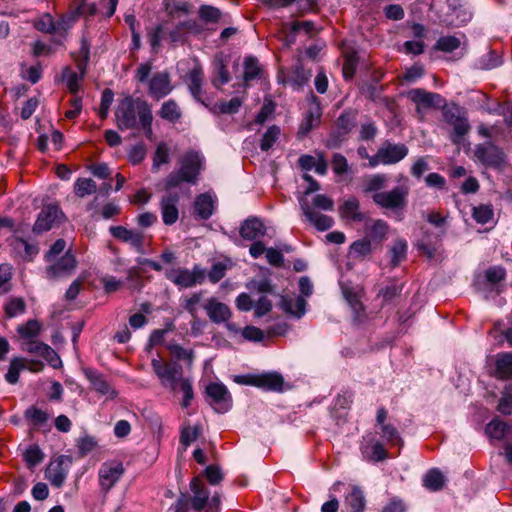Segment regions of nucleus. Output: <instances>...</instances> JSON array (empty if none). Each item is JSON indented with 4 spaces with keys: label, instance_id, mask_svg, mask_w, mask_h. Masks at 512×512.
<instances>
[{
    "label": "nucleus",
    "instance_id": "f257e3e1",
    "mask_svg": "<svg viewBox=\"0 0 512 512\" xmlns=\"http://www.w3.org/2000/svg\"><path fill=\"white\" fill-rule=\"evenodd\" d=\"M203 158L196 151H187L179 159V168L171 172L164 180V189L169 191L182 183L195 184L202 170Z\"/></svg>",
    "mask_w": 512,
    "mask_h": 512
},
{
    "label": "nucleus",
    "instance_id": "f03ea898",
    "mask_svg": "<svg viewBox=\"0 0 512 512\" xmlns=\"http://www.w3.org/2000/svg\"><path fill=\"white\" fill-rule=\"evenodd\" d=\"M150 111L151 107L147 101L127 96L121 100L116 109L117 126L121 130L138 129L140 122Z\"/></svg>",
    "mask_w": 512,
    "mask_h": 512
},
{
    "label": "nucleus",
    "instance_id": "7ed1b4c3",
    "mask_svg": "<svg viewBox=\"0 0 512 512\" xmlns=\"http://www.w3.org/2000/svg\"><path fill=\"white\" fill-rule=\"evenodd\" d=\"M299 204L303 215L307 222L313 225L319 231H325L331 228L334 224L332 217L321 214L316 209L324 211L334 210V201L324 194H317L313 198V205H311L305 196L299 198Z\"/></svg>",
    "mask_w": 512,
    "mask_h": 512
},
{
    "label": "nucleus",
    "instance_id": "20e7f679",
    "mask_svg": "<svg viewBox=\"0 0 512 512\" xmlns=\"http://www.w3.org/2000/svg\"><path fill=\"white\" fill-rule=\"evenodd\" d=\"M442 114L444 122L452 127V142L460 143L470 129L464 110L455 103L445 104L442 107Z\"/></svg>",
    "mask_w": 512,
    "mask_h": 512
},
{
    "label": "nucleus",
    "instance_id": "39448f33",
    "mask_svg": "<svg viewBox=\"0 0 512 512\" xmlns=\"http://www.w3.org/2000/svg\"><path fill=\"white\" fill-rule=\"evenodd\" d=\"M191 496L182 494L177 500V510L187 508L188 504L194 511L200 512L208 505L210 493L200 477H194L190 482Z\"/></svg>",
    "mask_w": 512,
    "mask_h": 512
},
{
    "label": "nucleus",
    "instance_id": "423d86ee",
    "mask_svg": "<svg viewBox=\"0 0 512 512\" xmlns=\"http://www.w3.org/2000/svg\"><path fill=\"white\" fill-rule=\"evenodd\" d=\"M151 365L161 384L175 392L179 383L184 379L181 365L164 362L161 359H153Z\"/></svg>",
    "mask_w": 512,
    "mask_h": 512
},
{
    "label": "nucleus",
    "instance_id": "0eeeda50",
    "mask_svg": "<svg viewBox=\"0 0 512 512\" xmlns=\"http://www.w3.org/2000/svg\"><path fill=\"white\" fill-rule=\"evenodd\" d=\"M205 275V270L200 265H195L192 270L172 267L165 272L166 278L180 288H190L202 283Z\"/></svg>",
    "mask_w": 512,
    "mask_h": 512
},
{
    "label": "nucleus",
    "instance_id": "6e6552de",
    "mask_svg": "<svg viewBox=\"0 0 512 512\" xmlns=\"http://www.w3.org/2000/svg\"><path fill=\"white\" fill-rule=\"evenodd\" d=\"M124 465L121 461L112 459L103 462L98 470V482L101 492L107 494L123 477Z\"/></svg>",
    "mask_w": 512,
    "mask_h": 512
},
{
    "label": "nucleus",
    "instance_id": "1a4fd4ad",
    "mask_svg": "<svg viewBox=\"0 0 512 512\" xmlns=\"http://www.w3.org/2000/svg\"><path fill=\"white\" fill-rule=\"evenodd\" d=\"M408 188L398 186L390 191L378 192L372 195L373 202L383 209L402 210L407 205Z\"/></svg>",
    "mask_w": 512,
    "mask_h": 512
},
{
    "label": "nucleus",
    "instance_id": "9d476101",
    "mask_svg": "<svg viewBox=\"0 0 512 512\" xmlns=\"http://www.w3.org/2000/svg\"><path fill=\"white\" fill-rule=\"evenodd\" d=\"M474 155L481 164L487 167L500 169L505 165L503 151L491 142L477 145Z\"/></svg>",
    "mask_w": 512,
    "mask_h": 512
},
{
    "label": "nucleus",
    "instance_id": "9b49d317",
    "mask_svg": "<svg viewBox=\"0 0 512 512\" xmlns=\"http://www.w3.org/2000/svg\"><path fill=\"white\" fill-rule=\"evenodd\" d=\"M49 265L45 269L46 278L49 280H57L70 276L77 266V261L74 255L67 251L60 258H55L53 262H48Z\"/></svg>",
    "mask_w": 512,
    "mask_h": 512
},
{
    "label": "nucleus",
    "instance_id": "f8f14e48",
    "mask_svg": "<svg viewBox=\"0 0 512 512\" xmlns=\"http://www.w3.org/2000/svg\"><path fill=\"white\" fill-rule=\"evenodd\" d=\"M242 383L268 391L281 392L284 386V378L277 372L262 373L249 375Z\"/></svg>",
    "mask_w": 512,
    "mask_h": 512
},
{
    "label": "nucleus",
    "instance_id": "ddd939ff",
    "mask_svg": "<svg viewBox=\"0 0 512 512\" xmlns=\"http://www.w3.org/2000/svg\"><path fill=\"white\" fill-rule=\"evenodd\" d=\"M64 213L60 207L55 204H49L43 207L33 226V231L42 233L50 230L54 224L60 223L64 219Z\"/></svg>",
    "mask_w": 512,
    "mask_h": 512
},
{
    "label": "nucleus",
    "instance_id": "4468645a",
    "mask_svg": "<svg viewBox=\"0 0 512 512\" xmlns=\"http://www.w3.org/2000/svg\"><path fill=\"white\" fill-rule=\"evenodd\" d=\"M21 349L30 354L44 358L52 367L60 364V358L53 348L35 339H23Z\"/></svg>",
    "mask_w": 512,
    "mask_h": 512
},
{
    "label": "nucleus",
    "instance_id": "2eb2a0df",
    "mask_svg": "<svg viewBox=\"0 0 512 512\" xmlns=\"http://www.w3.org/2000/svg\"><path fill=\"white\" fill-rule=\"evenodd\" d=\"M409 98L416 104L417 113L422 115V112L429 108H442L445 105V100L440 94L427 92L423 89H413L409 92Z\"/></svg>",
    "mask_w": 512,
    "mask_h": 512
},
{
    "label": "nucleus",
    "instance_id": "dca6fc26",
    "mask_svg": "<svg viewBox=\"0 0 512 512\" xmlns=\"http://www.w3.org/2000/svg\"><path fill=\"white\" fill-rule=\"evenodd\" d=\"M173 85L168 72L162 71L155 73L148 82V93L149 95L160 100L171 93Z\"/></svg>",
    "mask_w": 512,
    "mask_h": 512
},
{
    "label": "nucleus",
    "instance_id": "f3484780",
    "mask_svg": "<svg viewBox=\"0 0 512 512\" xmlns=\"http://www.w3.org/2000/svg\"><path fill=\"white\" fill-rule=\"evenodd\" d=\"M180 196L178 193H167L160 199V209L162 220L165 225L175 224L179 218L178 203Z\"/></svg>",
    "mask_w": 512,
    "mask_h": 512
},
{
    "label": "nucleus",
    "instance_id": "a211bd4d",
    "mask_svg": "<svg viewBox=\"0 0 512 512\" xmlns=\"http://www.w3.org/2000/svg\"><path fill=\"white\" fill-rule=\"evenodd\" d=\"M322 116V109L319 99L311 93L309 97V108L306 116L299 128V134L306 135L314 127L318 126Z\"/></svg>",
    "mask_w": 512,
    "mask_h": 512
},
{
    "label": "nucleus",
    "instance_id": "6ab92c4d",
    "mask_svg": "<svg viewBox=\"0 0 512 512\" xmlns=\"http://www.w3.org/2000/svg\"><path fill=\"white\" fill-rule=\"evenodd\" d=\"M204 82V72L199 64H196L186 75V83L193 98L208 107V103L202 98V86Z\"/></svg>",
    "mask_w": 512,
    "mask_h": 512
},
{
    "label": "nucleus",
    "instance_id": "aec40b11",
    "mask_svg": "<svg viewBox=\"0 0 512 512\" xmlns=\"http://www.w3.org/2000/svg\"><path fill=\"white\" fill-rule=\"evenodd\" d=\"M408 154L406 145L393 144L385 141L379 148V157H382L384 165L395 164L404 159Z\"/></svg>",
    "mask_w": 512,
    "mask_h": 512
},
{
    "label": "nucleus",
    "instance_id": "412c9836",
    "mask_svg": "<svg viewBox=\"0 0 512 512\" xmlns=\"http://www.w3.org/2000/svg\"><path fill=\"white\" fill-rule=\"evenodd\" d=\"M203 307L213 323L220 324L228 321L231 317L230 308L215 298L208 299Z\"/></svg>",
    "mask_w": 512,
    "mask_h": 512
},
{
    "label": "nucleus",
    "instance_id": "4be33fe9",
    "mask_svg": "<svg viewBox=\"0 0 512 512\" xmlns=\"http://www.w3.org/2000/svg\"><path fill=\"white\" fill-rule=\"evenodd\" d=\"M207 395L216 405H219L218 411L227 410L231 405V394L227 387L222 383H211L206 388Z\"/></svg>",
    "mask_w": 512,
    "mask_h": 512
},
{
    "label": "nucleus",
    "instance_id": "5701e85b",
    "mask_svg": "<svg viewBox=\"0 0 512 512\" xmlns=\"http://www.w3.org/2000/svg\"><path fill=\"white\" fill-rule=\"evenodd\" d=\"M110 233L117 239L130 243L136 250L141 251L143 247V236L134 230H129L123 226L110 227Z\"/></svg>",
    "mask_w": 512,
    "mask_h": 512
},
{
    "label": "nucleus",
    "instance_id": "b1692460",
    "mask_svg": "<svg viewBox=\"0 0 512 512\" xmlns=\"http://www.w3.org/2000/svg\"><path fill=\"white\" fill-rule=\"evenodd\" d=\"M85 375L93 386V389L101 395L107 396V399H114L117 397V392L106 381V379L95 371L86 370Z\"/></svg>",
    "mask_w": 512,
    "mask_h": 512
},
{
    "label": "nucleus",
    "instance_id": "393cba45",
    "mask_svg": "<svg viewBox=\"0 0 512 512\" xmlns=\"http://www.w3.org/2000/svg\"><path fill=\"white\" fill-rule=\"evenodd\" d=\"M494 375L500 380L512 378V352H502L496 355Z\"/></svg>",
    "mask_w": 512,
    "mask_h": 512
},
{
    "label": "nucleus",
    "instance_id": "a878e982",
    "mask_svg": "<svg viewBox=\"0 0 512 512\" xmlns=\"http://www.w3.org/2000/svg\"><path fill=\"white\" fill-rule=\"evenodd\" d=\"M344 506L349 512H363L365 508V497L360 487L351 485L345 496Z\"/></svg>",
    "mask_w": 512,
    "mask_h": 512
},
{
    "label": "nucleus",
    "instance_id": "bb28decb",
    "mask_svg": "<svg viewBox=\"0 0 512 512\" xmlns=\"http://www.w3.org/2000/svg\"><path fill=\"white\" fill-rule=\"evenodd\" d=\"M339 214L342 219L360 222L364 220V214L359 210V201L351 197L339 206Z\"/></svg>",
    "mask_w": 512,
    "mask_h": 512
},
{
    "label": "nucleus",
    "instance_id": "cd10ccee",
    "mask_svg": "<svg viewBox=\"0 0 512 512\" xmlns=\"http://www.w3.org/2000/svg\"><path fill=\"white\" fill-rule=\"evenodd\" d=\"M194 211L200 219H208L214 211V199L208 193L200 194L194 202Z\"/></svg>",
    "mask_w": 512,
    "mask_h": 512
},
{
    "label": "nucleus",
    "instance_id": "c85d7f7f",
    "mask_svg": "<svg viewBox=\"0 0 512 512\" xmlns=\"http://www.w3.org/2000/svg\"><path fill=\"white\" fill-rule=\"evenodd\" d=\"M281 307L286 313L300 318L305 313L306 301L302 296H282Z\"/></svg>",
    "mask_w": 512,
    "mask_h": 512
},
{
    "label": "nucleus",
    "instance_id": "c756f323",
    "mask_svg": "<svg viewBox=\"0 0 512 512\" xmlns=\"http://www.w3.org/2000/svg\"><path fill=\"white\" fill-rule=\"evenodd\" d=\"M265 233L263 223L257 218L247 219L240 228V235L247 240H254Z\"/></svg>",
    "mask_w": 512,
    "mask_h": 512
},
{
    "label": "nucleus",
    "instance_id": "7c9ffc66",
    "mask_svg": "<svg viewBox=\"0 0 512 512\" xmlns=\"http://www.w3.org/2000/svg\"><path fill=\"white\" fill-rule=\"evenodd\" d=\"M388 177L385 174L368 175L363 178L362 191L365 194L382 192L386 187Z\"/></svg>",
    "mask_w": 512,
    "mask_h": 512
},
{
    "label": "nucleus",
    "instance_id": "2f4dec72",
    "mask_svg": "<svg viewBox=\"0 0 512 512\" xmlns=\"http://www.w3.org/2000/svg\"><path fill=\"white\" fill-rule=\"evenodd\" d=\"M11 246L20 257L27 261H31L38 254L36 245L30 244L21 238H13Z\"/></svg>",
    "mask_w": 512,
    "mask_h": 512
},
{
    "label": "nucleus",
    "instance_id": "473e14b6",
    "mask_svg": "<svg viewBox=\"0 0 512 512\" xmlns=\"http://www.w3.org/2000/svg\"><path fill=\"white\" fill-rule=\"evenodd\" d=\"M311 73L306 71L301 65H296L287 75L286 83L294 89H300L310 79Z\"/></svg>",
    "mask_w": 512,
    "mask_h": 512
},
{
    "label": "nucleus",
    "instance_id": "72a5a7b5",
    "mask_svg": "<svg viewBox=\"0 0 512 512\" xmlns=\"http://www.w3.org/2000/svg\"><path fill=\"white\" fill-rule=\"evenodd\" d=\"M242 99L234 97L229 101H218L209 107L210 111L214 114H235L242 106Z\"/></svg>",
    "mask_w": 512,
    "mask_h": 512
},
{
    "label": "nucleus",
    "instance_id": "f704fd0d",
    "mask_svg": "<svg viewBox=\"0 0 512 512\" xmlns=\"http://www.w3.org/2000/svg\"><path fill=\"white\" fill-rule=\"evenodd\" d=\"M68 472L64 469L62 462L50 463L46 470V477L52 485L61 487L65 482Z\"/></svg>",
    "mask_w": 512,
    "mask_h": 512
},
{
    "label": "nucleus",
    "instance_id": "c9c22d12",
    "mask_svg": "<svg viewBox=\"0 0 512 512\" xmlns=\"http://www.w3.org/2000/svg\"><path fill=\"white\" fill-rule=\"evenodd\" d=\"M159 115L169 122H177L181 118L182 112L177 102L170 99L162 104Z\"/></svg>",
    "mask_w": 512,
    "mask_h": 512
},
{
    "label": "nucleus",
    "instance_id": "e433bc0d",
    "mask_svg": "<svg viewBox=\"0 0 512 512\" xmlns=\"http://www.w3.org/2000/svg\"><path fill=\"white\" fill-rule=\"evenodd\" d=\"M372 252L371 240L363 238L353 242L349 249L350 257L362 260Z\"/></svg>",
    "mask_w": 512,
    "mask_h": 512
},
{
    "label": "nucleus",
    "instance_id": "4c0bfd02",
    "mask_svg": "<svg viewBox=\"0 0 512 512\" xmlns=\"http://www.w3.org/2000/svg\"><path fill=\"white\" fill-rule=\"evenodd\" d=\"M367 231L373 240L382 242L387 238L389 226L384 220L376 219L367 224Z\"/></svg>",
    "mask_w": 512,
    "mask_h": 512
},
{
    "label": "nucleus",
    "instance_id": "58836bf2",
    "mask_svg": "<svg viewBox=\"0 0 512 512\" xmlns=\"http://www.w3.org/2000/svg\"><path fill=\"white\" fill-rule=\"evenodd\" d=\"M389 253L391 265L392 267H396L406 258L407 242L404 239L395 240L389 250Z\"/></svg>",
    "mask_w": 512,
    "mask_h": 512
},
{
    "label": "nucleus",
    "instance_id": "ea45409f",
    "mask_svg": "<svg viewBox=\"0 0 512 512\" xmlns=\"http://www.w3.org/2000/svg\"><path fill=\"white\" fill-rule=\"evenodd\" d=\"M424 486L432 491H439L445 484V477L438 469L429 470L424 479Z\"/></svg>",
    "mask_w": 512,
    "mask_h": 512
},
{
    "label": "nucleus",
    "instance_id": "a19ab883",
    "mask_svg": "<svg viewBox=\"0 0 512 512\" xmlns=\"http://www.w3.org/2000/svg\"><path fill=\"white\" fill-rule=\"evenodd\" d=\"M96 191V182L91 178H78L74 183V193L80 198L92 195Z\"/></svg>",
    "mask_w": 512,
    "mask_h": 512
},
{
    "label": "nucleus",
    "instance_id": "79ce46f5",
    "mask_svg": "<svg viewBox=\"0 0 512 512\" xmlns=\"http://www.w3.org/2000/svg\"><path fill=\"white\" fill-rule=\"evenodd\" d=\"M170 162L169 148L166 143L160 142L152 159V171L158 172L163 164Z\"/></svg>",
    "mask_w": 512,
    "mask_h": 512
},
{
    "label": "nucleus",
    "instance_id": "37998d69",
    "mask_svg": "<svg viewBox=\"0 0 512 512\" xmlns=\"http://www.w3.org/2000/svg\"><path fill=\"white\" fill-rule=\"evenodd\" d=\"M79 68L81 70V75H79L77 72L73 71L69 67L64 68V70L62 72L63 80L66 82L67 88L73 95H76V93L79 91V89H80L79 82H80V79L82 78V75L84 74V70L82 69V67L80 65H79Z\"/></svg>",
    "mask_w": 512,
    "mask_h": 512
},
{
    "label": "nucleus",
    "instance_id": "c03bdc74",
    "mask_svg": "<svg viewBox=\"0 0 512 512\" xmlns=\"http://www.w3.org/2000/svg\"><path fill=\"white\" fill-rule=\"evenodd\" d=\"M3 308L6 316L13 318L25 313L26 303L21 297H12L6 301Z\"/></svg>",
    "mask_w": 512,
    "mask_h": 512
},
{
    "label": "nucleus",
    "instance_id": "a18cd8bd",
    "mask_svg": "<svg viewBox=\"0 0 512 512\" xmlns=\"http://www.w3.org/2000/svg\"><path fill=\"white\" fill-rule=\"evenodd\" d=\"M41 324L34 319L28 320L25 324L17 327V332L23 339H35L39 335Z\"/></svg>",
    "mask_w": 512,
    "mask_h": 512
},
{
    "label": "nucleus",
    "instance_id": "49530a36",
    "mask_svg": "<svg viewBox=\"0 0 512 512\" xmlns=\"http://www.w3.org/2000/svg\"><path fill=\"white\" fill-rule=\"evenodd\" d=\"M461 45L460 39L455 36H443L440 37L436 44L435 49L443 52H453L458 49Z\"/></svg>",
    "mask_w": 512,
    "mask_h": 512
},
{
    "label": "nucleus",
    "instance_id": "de8ad7c7",
    "mask_svg": "<svg viewBox=\"0 0 512 512\" xmlns=\"http://www.w3.org/2000/svg\"><path fill=\"white\" fill-rule=\"evenodd\" d=\"M25 363V359L23 358H15L11 361L8 372L5 375L6 380L10 384L18 382L20 370L24 369Z\"/></svg>",
    "mask_w": 512,
    "mask_h": 512
},
{
    "label": "nucleus",
    "instance_id": "09e8293b",
    "mask_svg": "<svg viewBox=\"0 0 512 512\" xmlns=\"http://www.w3.org/2000/svg\"><path fill=\"white\" fill-rule=\"evenodd\" d=\"M229 81L230 76L226 66L222 62L217 63L213 72L212 84L216 88H220V86L228 83Z\"/></svg>",
    "mask_w": 512,
    "mask_h": 512
},
{
    "label": "nucleus",
    "instance_id": "8fccbe9b",
    "mask_svg": "<svg viewBox=\"0 0 512 512\" xmlns=\"http://www.w3.org/2000/svg\"><path fill=\"white\" fill-rule=\"evenodd\" d=\"M485 431L491 438L502 439L505 435L506 424L499 419H494L487 424Z\"/></svg>",
    "mask_w": 512,
    "mask_h": 512
},
{
    "label": "nucleus",
    "instance_id": "3c124183",
    "mask_svg": "<svg viewBox=\"0 0 512 512\" xmlns=\"http://www.w3.org/2000/svg\"><path fill=\"white\" fill-rule=\"evenodd\" d=\"M199 17L205 23H217L221 18V12L216 7L203 5L199 9Z\"/></svg>",
    "mask_w": 512,
    "mask_h": 512
},
{
    "label": "nucleus",
    "instance_id": "603ef678",
    "mask_svg": "<svg viewBox=\"0 0 512 512\" xmlns=\"http://www.w3.org/2000/svg\"><path fill=\"white\" fill-rule=\"evenodd\" d=\"M473 218L480 224H486L493 218V209L490 205H479L473 208Z\"/></svg>",
    "mask_w": 512,
    "mask_h": 512
},
{
    "label": "nucleus",
    "instance_id": "864d4df0",
    "mask_svg": "<svg viewBox=\"0 0 512 512\" xmlns=\"http://www.w3.org/2000/svg\"><path fill=\"white\" fill-rule=\"evenodd\" d=\"M202 300V293H193L189 296H186L182 300V307L191 314L193 318L196 317L197 314V306Z\"/></svg>",
    "mask_w": 512,
    "mask_h": 512
},
{
    "label": "nucleus",
    "instance_id": "5fc2aeb1",
    "mask_svg": "<svg viewBox=\"0 0 512 512\" xmlns=\"http://www.w3.org/2000/svg\"><path fill=\"white\" fill-rule=\"evenodd\" d=\"M379 427L381 429L382 438L385 439L388 443L396 445L402 442L399 432L393 425L386 423Z\"/></svg>",
    "mask_w": 512,
    "mask_h": 512
},
{
    "label": "nucleus",
    "instance_id": "6e6d98bb",
    "mask_svg": "<svg viewBox=\"0 0 512 512\" xmlns=\"http://www.w3.org/2000/svg\"><path fill=\"white\" fill-rule=\"evenodd\" d=\"M77 17H78V14H77L76 10L74 12L61 15L60 18L54 22L55 23V32H61V31L66 32L68 29H70L74 25Z\"/></svg>",
    "mask_w": 512,
    "mask_h": 512
},
{
    "label": "nucleus",
    "instance_id": "4d7b16f0",
    "mask_svg": "<svg viewBox=\"0 0 512 512\" xmlns=\"http://www.w3.org/2000/svg\"><path fill=\"white\" fill-rule=\"evenodd\" d=\"M280 130L276 126L270 127L263 135L260 148L262 151H268L276 142Z\"/></svg>",
    "mask_w": 512,
    "mask_h": 512
},
{
    "label": "nucleus",
    "instance_id": "13d9d810",
    "mask_svg": "<svg viewBox=\"0 0 512 512\" xmlns=\"http://www.w3.org/2000/svg\"><path fill=\"white\" fill-rule=\"evenodd\" d=\"M506 277V270L501 266L490 267L485 271V279L490 284H498Z\"/></svg>",
    "mask_w": 512,
    "mask_h": 512
},
{
    "label": "nucleus",
    "instance_id": "bf43d9fd",
    "mask_svg": "<svg viewBox=\"0 0 512 512\" xmlns=\"http://www.w3.org/2000/svg\"><path fill=\"white\" fill-rule=\"evenodd\" d=\"M200 428L198 426H186L181 430L180 442L185 447L189 446L193 441H195L200 435Z\"/></svg>",
    "mask_w": 512,
    "mask_h": 512
},
{
    "label": "nucleus",
    "instance_id": "052dcab7",
    "mask_svg": "<svg viewBox=\"0 0 512 512\" xmlns=\"http://www.w3.org/2000/svg\"><path fill=\"white\" fill-rule=\"evenodd\" d=\"M54 19L53 17L49 14V13H46L44 15H42V17L36 21L35 23V28L40 31V32H43V33H55V23H54Z\"/></svg>",
    "mask_w": 512,
    "mask_h": 512
},
{
    "label": "nucleus",
    "instance_id": "680f3d73",
    "mask_svg": "<svg viewBox=\"0 0 512 512\" xmlns=\"http://www.w3.org/2000/svg\"><path fill=\"white\" fill-rule=\"evenodd\" d=\"M247 287L250 290H254L259 293H272L273 292V286L271 284L270 279H268V278L253 279L249 282Z\"/></svg>",
    "mask_w": 512,
    "mask_h": 512
},
{
    "label": "nucleus",
    "instance_id": "e2e57ef3",
    "mask_svg": "<svg viewBox=\"0 0 512 512\" xmlns=\"http://www.w3.org/2000/svg\"><path fill=\"white\" fill-rule=\"evenodd\" d=\"M260 68L258 65V61L255 58L248 57L244 62V79L245 81L252 80L256 78L259 74Z\"/></svg>",
    "mask_w": 512,
    "mask_h": 512
},
{
    "label": "nucleus",
    "instance_id": "0e129e2a",
    "mask_svg": "<svg viewBox=\"0 0 512 512\" xmlns=\"http://www.w3.org/2000/svg\"><path fill=\"white\" fill-rule=\"evenodd\" d=\"M163 29L162 25H158L148 32V41L153 53H158L160 50L161 34L163 33Z\"/></svg>",
    "mask_w": 512,
    "mask_h": 512
},
{
    "label": "nucleus",
    "instance_id": "69168bd1",
    "mask_svg": "<svg viewBox=\"0 0 512 512\" xmlns=\"http://www.w3.org/2000/svg\"><path fill=\"white\" fill-rule=\"evenodd\" d=\"M437 242V239L435 241H431L424 237L423 239L419 240L417 246L422 253H424L429 259H432L438 249Z\"/></svg>",
    "mask_w": 512,
    "mask_h": 512
},
{
    "label": "nucleus",
    "instance_id": "338daca9",
    "mask_svg": "<svg viewBox=\"0 0 512 512\" xmlns=\"http://www.w3.org/2000/svg\"><path fill=\"white\" fill-rule=\"evenodd\" d=\"M146 156V147L144 144H137L130 148L128 152L129 161L136 165L141 163Z\"/></svg>",
    "mask_w": 512,
    "mask_h": 512
},
{
    "label": "nucleus",
    "instance_id": "774afa93",
    "mask_svg": "<svg viewBox=\"0 0 512 512\" xmlns=\"http://www.w3.org/2000/svg\"><path fill=\"white\" fill-rule=\"evenodd\" d=\"M498 410L505 415L512 414V391H506L499 400Z\"/></svg>",
    "mask_w": 512,
    "mask_h": 512
}]
</instances>
